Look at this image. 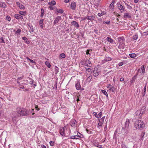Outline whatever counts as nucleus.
<instances>
[{
  "label": "nucleus",
  "mask_w": 148,
  "mask_h": 148,
  "mask_svg": "<svg viewBox=\"0 0 148 148\" xmlns=\"http://www.w3.org/2000/svg\"><path fill=\"white\" fill-rule=\"evenodd\" d=\"M44 21L43 19H42L40 20L39 21V24L40 27L41 29H43L44 27Z\"/></svg>",
  "instance_id": "17"
},
{
  "label": "nucleus",
  "mask_w": 148,
  "mask_h": 148,
  "mask_svg": "<svg viewBox=\"0 0 148 148\" xmlns=\"http://www.w3.org/2000/svg\"><path fill=\"white\" fill-rule=\"evenodd\" d=\"M0 42L4 43H5V41L3 38L1 37L0 38Z\"/></svg>",
  "instance_id": "47"
},
{
  "label": "nucleus",
  "mask_w": 148,
  "mask_h": 148,
  "mask_svg": "<svg viewBox=\"0 0 148 148\" xmlns=\"http://www.w3.org/2000/svg\"><path fill=\"white\" fill-rule=\"evenodd\" d=\"M103 124V121H99V123L97 125V127L101 129L102 127V125Z\"/></svg>",
  "instance_id": "21"
},
{
  "label": "nucleus",
  "mask_w": 148,
  "mask_h": 148,
  "mask_svg": "<svg viewBox=\"0 0 148 148\" xmlns=\"http://www.w3.org/2000/svg\"><path fill=\"white\" fill-rule=\"evenodd\" d=\"M123 17L124 18H131V16L130 13H126L124 14Z\"/></svg>",
  "instance_id": "22"
},
{
  "label": "nucleus",
  "mask_w": 148,
  "mask_h": 148,
  "mask_svg": "<svg viewBox=\"0 0 148 148\" xmlns=\"http://www.w3.org/2000/svg\"><path fill=\"white\" fill-rule=\"evenodd\" d=\"M85 68L86 69V71L88 72V73H91L92 71L91 69L90 68H87L86 67H85Z\"/></svg>",
  "instance_id": "43"
},
{
  "label": "nucleus",
  "mask_w": 148,
  "mask_h": 148,
  "mask_svg": "<svg viewBox=\"0 0 148 148\" xmlns=\"http://www.w3.org/2000/svg\"><path fill=\"white\" fill-rule=\"evenodd\" d=\"M22 79V77H20L18 78V79H17V82L18 83V84H19V83H20L18 82V81L21 80Z\"/></svg>",
  "instance_id": "54"
},
{
  "label": "nucleus",
  "mask_w": 148,
  "mask_h": 148,
  "mask_svg": "<svg viewBox=\"0 0 148 148\" xmlns=\"http://www.w3.org/2000/svg\"><path fill=\"white\" fill-rule=\"evenodd\" d=\"M92 76H90L87 78V80L88 81L90 82L92 79Z\"/></svg>",
  "instance_id": "50"
},
{
  "label": "nucleus",
  "mask_w": 148,
  "mask_h": 148,
  "mask_svg": "<svg viewBox=\"0 0 148 148\" xmlns=\"http://www.w3.org/2000/svg\"><path fill=\"white\" fill-rule=\"evenodd\" d=\"M19 87L21 89H24V86H23L21 85L19 83Z\"/></svg>",
  "instance_id": "52"
},
{
  "label": "nucleus",
  "mask_w": 148,
  "mask_h": 148,
  "mask_svg": "<svg viewBox=\"0 0 148 148\" xmlns=\"http://www.w3.org/2000/svg\"><path fill=\"white\" fill-rule=\"evenodd\" d=\"M95 17L93 16H86V18L87 19L90 21H92L95 18Z\"/></svg>",
  "instance_id": "20"
},
{
  "label": "nucleus",
  "mask_w": 148,
  "mask_h": 148,
  "mask_svg": "<svg viewBox=\"0 0 148 148\" xmlns=\"http://www.w3.org/2000/svg\"><path fill=\"white\" fill-rule=\"evenodd\" d=\"M102 112H100L97 115V118L99 119L102 116Z\"/></svg>",
  "instance_id": "40"
},
{
  "label": "nucleus",
  "mask_w": 148,
  "mask_h": 148,
  "mask_svg": "<svg viewBox=\"0 0 148 148\" xmlns=\"http://www.w3.org/2000/svg\"><path fill=\"white\" fill-rule=\"evenodd\" d=\"M54 72L55 74H57L59 72V68L56 66H55Z\"/></svg>",
  "instance_id": "26"
},
{
  "label": "nucleus",
  "mask_w": 148,
  "mask_h": 148,
  "mask_svg": "<svg viewBox=\"0 0 148 148\" xmlns=\"http://www.w3.org/2000/svg\"><path fill=\"white\" fill-rule=\"evenodd\" d=\"M106 62H107L106 60V59L105 58H104L103 60H102L101 61V63L102 64H104V63H106Z\"/></svg>",
  "instance_id": "53"
},
{
  "label": "nucleus",
  "mask_w": 148,
  "mask_h": 148,
  "mask_svg": "<svg viewBox=\"0 0 148 148\" xmlns=\"http://www.w3.org/2000/svg\"><path fill=\"white\" fill-rule=\"evenodd\" d=\"M107 62L110 61L111 60L112 58L110 57L106 56L105 58Z\"/></svg>",
  "instance_id": "39"
},
{
  "label": "nucleus",
  "mask_w": 148,
  "mask_h": 148,
  "mask_svg": "<svg viewBox=\"0 0 148 148\" xmlns=\"http://www.w3.org/2000/svg\"><path fill=\"white\" fill-rule=\"evenodd\" d=\"M77 124L76 121L74 119H73L71 120L70 122V124L72 127H75Z\"/></svg>",
  "instance_id": "13"
},
{
  "label": "nucleus",
  "mask_w": 148,
  "mask_h": 148,
  "mask_svg": "<svg viewBox=\"0 0 148 148\" xmlns=\"http://www.w3.org/2000/svg\"><path fill=\"white\" fill-rule=\"evenodd\" d=\"M146 85L144 87V91L142 93V95L143 96H144L146 93Z\"/></svg>",
  "instance_id": "30"
},
{
  "label": "nucleus",
  "mask_w": 148,
  "mask_h": 148,
  "mask_svg": "<svg viewBox=\"0 0 148 148\" xmlns=\"http://www.w3.org/2000/svg\"><path fill=\"white\" fill-rule=\"evenodd\" d=\"M118 40L119 42L121 44V45L125 41V39L123 36L120 37L118 38Z\"/></svg>",
  "instance_id": "10"
},
{
  "label": "nucleus",
  "mask_w": 148,
  "mask_h": 148,
  "mask_svg": "<svg viewBox=\"0 0 148 148\" xmlns=\"http://www.w3.org/2000/svg\"><path fill=\"white\" fill-rule=\"evenodd\" d=\"M70 138L72 139H75V138H75V136H71Z\"/></svg>",
  "instance_id": "58"
},
{
  "label": "nucleus",
  "mask_w": 148,
  "mask_h": 148,
  "mask_svg": "<svg viewBox=\"0 0 148 148\" xmlns=\"http://www.w3.org/2000/svg\"><path fill=\"white\" fill-rule=\"evenodd\" d=\"M93 145L94 146L97 147L99 148H103L102 146L101 145H99L98 143H94Z\"/></svg>",
  "instance_id": "23"
},
{
  "label": "nucleus",
  "mask_w": 148,
  "mask_h": 148,
  "mask_svg": "<svg viewBox=\"0 0 148 148\" xmlns=\"http://www.w3.org/2000/svg\"><path fill=\"white\" fill-rule=\"evenodd\" d=\"M49 4L50 5H54L56 4V2L54 1L53 0L51 1V2H49Z\"/></svg>",
  "instance_id": "31"
},
{
  "label": "nucleus",
  "mask_w": 148,
  "mask_h": 148,
  "mask_svg": "<svg viewBox=\"0 0 148 148\" xmlns=\"http://www.w3.org/2000/svg\"><path fill=\"white\" fill-rule=\"evenodd\" d=\"M76 4L75 2L72 1L71 2L70 5V8L73 10H75L76 9Z\"/></svg>",
  "instance_id": "5"
},
{
  "label": "nucleus",
  "mask_w": 148,
  "mask_h": 148,
  "mask_svg": "<svg viewBox=\"0 0 148 148\" xmlns=\"http://www.w3.org/2000/svg\"><path fill=\"white\" fill-rule=\"evenodd\" d=\"M148 31H147L146 32H144L143 33L144 35H148Z\"/></svg>",
  "instance_id": "59"
},
{
  "label": "nucleus",
  "mask_w": 148,
  "mask_h": 148,
  "mask_svg": "<svg viewBox=\"0 0 148 148\" xmlns=\"http://www.w3.org/2000/svg\"><path fill=\"white\" fill-rule=\"evenodd\" d=\"M92 114L94 116H95L96 117H97V114L96 112H93Z\"/></svg>",
  "instance_id": "62"
},
{
  "label": "nucleus",
  "mask_w": 148,
  "mask_h": 148,
  "mask_svg": "<svg viewBox=\"0 0 148 148\" xmlns=\"http://www.w3.org/2000/svg\"><path fill=\"white\" fill-rule=\"evenodd\" d=\"M117 5L118 9H119L121 12H122L124 11L125 7L123 6L120 2H118L117 3Z\"/></svg>",
  "instance_id": "4"
},
{
  "label": "nucleus",
  "mask_w": 148,
  "mask_h": 148,
  "mask_svg": "<svg viewBox=\"0 0 148 148\" xmlns=\"http://www.w3.org/2000/svg\"><path fill=\"white\" fill-rule=\"evenodd\" d=\"M18 13L21 16H25L26 14V12L25 11H20Z\"/></svg>",
  "instance_id": "25"
},
{
  "label": "nucleus",
  "mask_w": 148,
  "mask_h": 148,
  "mask_svg": "<svg viewBox=\"0 0 148 148\" xmlns=\"http://www.w3.org/2000/svg\"><path fill=\"white\" fill-rule=\"evenodd\" d=\"M56 11L58 13L61 14L63 13V10L62 9H60L59 10L57 9Z\"/></svg>",
  "instance_id": "41"
},
{
  "label": "nucleus",
  "mask_w": 148,
  "mask_h": 148,
  "mask_svg": "<svg viewBox=\"0 0 148 148\" xmlns=\"http://www.w3.org/2000/svg\"><path fill=\"white\" fill-rule=\"evenodd\" d=\"M30 62H31V63L34 64H36V62L32 60H31Z\"/></svg>",
  "instance_id": "61"
},
{
  "label": "nucleus",
  "mask_w": 148,
  "mask_h": 148,
  "mask_svg": "<svg viewBox=\"0 0 148 148\" xmlns=\"http://www.w3.org/2000/svg\"><path fill=\"white\" fill-rule=\"evenodd\" d=\"M129 55L132 58H134L137 56L136 54L134 53L129 54Z\"/></svg>",
  "instance_id": "29"
},
{
  "label": "nucleus",
  "mask_w": 148,
  "mask_h": 148,
  "mask_svg": "<svg viewBox=\"0 0 148 148\" xmlns=\"http://www.w3.org/2000/svg\"><path fill=\"white\" fill-rule=\"evenodd\" d=\"M122 148H128L125 144L122 143L121 145Z\"/></svg>",
  "instance_id": "48"
},
{
  "label": "nucleus",
  "mask_w": 148,
  "mask_h": 148,
  "mask_svg": "<svg viewBox=\"0 0 148 148\" xmlns=\"http://www.w3.org/2000/svg\"><path fill=\"white\" fill-rule=\"evenodd\" d=\"M6 19L9 21H10L11 20V18L10 16H6Z\"/></svg>",
  "instance_id": "45"
},
{
  "label": "nucleus",
  "mask_w": 148,
  "mask_h": 148,
  "mask_svg": "<svg viewBox=\"0 0 148 148\" xmlns=\"http://www.w3.org/2000/svg\"><path fill=\"white\" fill-rule=\"evenodd\" d=\"M119 135L117 133V131L116 130L114 133L113 138L115 140H117L118 138H119Z\"/></svg>",
  "instance_id": "18"
},
{
  "label": "nucleus",
  "mask_w": 148,
  "mask_h": 148,
  "mask_svg": "<svg viewBox=\"0 0 148 148\" xmlns=\"http://www.w3.org/2000/svg\"><path fill=\"white\" fill-rule=\"evenodd\" d=\"M138 38V36L137 34H135L133 36V39L134 40H136Z\"/></svg>",
  "instance_id": "35"
},
{
  "label": "nucleus",
  "mask_w": 148,
  "mask_h": 148,
  "mask_svg": "<svg viewBox=\"0 0 148 148\" xmlns=\"http://www.w3.org/2000/svg\"><path fill=\"white\" fill-rule=\"evenodd\" d=\"M101 92L103 93L105 95H106L107 97H108V95L107 92L106 91V90H101Z\"/></svg>",
  "instance_id": "33"
},
{
  "label": "nucleus",
  "mask_w": 148,
  "mask_h": 148,
  "mask_svg": "<svg viewBox=\"0 0 148 148\" xmlns=\"http://www.w3.org/2000/svg\"><path fill=\"white\" fill-rule=\"evenodd\" d=\"M114 2L113 1L112 2L110 5V7L111 8L110 9L113 10L114 8Z\"/></svg>",
  "instance_id": "37"
},
{
  "label": "nucleus",
  "mask_w": 148,
  "mask_h": 148,
  "mask_svg": "<svg viewBox=\"0 0 148 148\" xmlns=\"http://www.w3.org/2000/svg\"><path fill=\"white\" fill-rule=\"evenodd\" d=\"M145 107H142L140 111H141V112L142 114H143L145 112Z\"/></svg>",
  "instance_id": "32"
},
{
  "label": "nucleus",
  "mask_w": 148,
  "mask_h": 148,
  "mask_svg": "<svg viewBox=\"0 0 148 148\" xmlns=\"http://www.w3.org/2000/svg\"><path fill=\"white\" fill-rule=\"evenodd\" d=\"M75 86L77 90H80L81 88V86L79 81L77 80L75 82Z\"/></svg>",
  "instance_id": "8"
},
{
  "label": "nucleus",
  "mask_w": 148,
  "mask_h": 148,
  "mask_svg": "<svg viewBox=\"0 0 148 148\" xmlns=\"http://www.w3.org/2000/svg\"><path fill=\"white\" fill-rule=\"evenodd\" d=\"M123 63L122 62H120L118 64L119 66H122L123 65Z\"/></svg>",
  "instance_id": "56"
},
{
  "label": "nucleus",
  "mask_w": 148,
  "mask_h": 148,
  "mask_svg": "<svg viewBox=\"0 0 148 148\" xmlns=\"http://www.w3.org/2000/svg\"><path fill=\"white\" fill-rule=\"evenodd\" d=\"M82 65L88 67H91L92 66V64L91 62L88 60L82 62Z\"/></svg>",
  "instance_id": "3"
},
{
  "label": "nucleus",
  "mask_w": 148,
  "mask_h": 148,
  "mask_svg": "<svg viewBox=\"0 0 148 148\" xmlns=\"http://www.w3.org/2000/svg\"><path fill=\"white\" fill-rule=\"evenodd\" d=\"M16 111L18 114L17 116H26L29 114V112L25 108L18 107L16 108Z\"/></svg>",
  "instance_id": "1"
},
{
  "label": "nucleus",
  "mask_w": 148,
  "mask_h": 148,
  "mask_svg": "<svg viewBox=\"0 0 148 148\" xmlns=\"http://www.w3.org/2000/svg\"><path fill=\"white\" fill-rule=\"evenodd\" d=\"M98 30L96 29H94V31L95 33L96 34H97L98 33Z\"/></svg>",
  "instance_id": "64"
},
{
  "label": "nucleus",
  "mask_w": 148,
  "mask_h": 148,
  "mask_svg": "<svg viewBox=\"0 0 148 148\" xmlns=\"http://www.w3.org/2000/svg\"><path fill=\"white\" fill-rule=\"evenodd\" d=\"M62 18L61 16H57L54 21V24H55L58 23L59 21Z\"/></svg>",
  "instance_id": "16"
},
{
  "label": "nucleus",
  "mask_w": 148,
  "mask_h": 148,
  "mask_svg": "<svg viewBox=\"0 0 148 148\" xmlns=\"http://www.w3.org/2000/svg\"><path fill=\"white\" fill-rule=\"evenodd\" d=\"M110 23V21H103V24H104L105 23H106L107 25H108Z\"/></svg>",
  "instance_id": "55"
},
{
  "label": "nucleus",
  "mask_w": 148,
  "mask_h": 148,
  "mask_svg": "<svg viewBox=\"0 0 148 148\" xmlns=\"http://www.w3.org/2000/svg\"><path fill=\"white\" fill-rule=\"evenodd\" d=\"M45 64L49 68L51 66V65L48 61H46L45 62Z\"/></svg>",
  "instance_id": "34"
},
{
  "label": "nucleus",
  "mask_w": 148,
  "mask_h": 148,
  "mask_svg": "<svg viewBox=\"0 0 148 148\" xmlns=\"http://www.w3.org/2000/svg\"><path fill=\"white\" fill-rule=\"evenodd\" d=\"M7 6V5L5 2H0V7L3 8H5Z\"/></svg>",
  "instance_id": "19"
},
{
  "label": "nucleus",
  "mask_w": 148,
  "mask_h": 148,
  "mask_svg": "<svg viewBox=\"0 0 148 148\" xmlns=\"http://www.w3.org/2000/svg\"><path fill=\"white\" fill-rule=\"evenodd\" d=\"M130 122V121L129 119H127L125 122V129L126 130H127L128 129V127H129V124Z\"/></svg>",
  "instance_id": "7"
},
{
  "label": "nucleus",
  "mask_w": 148,
  "mask_h": 148,
  "mask_svg": "<svg viewBox=\"0 0 148 148\" xmlns=\"http://www.w3.org/2000/svg\"><path fill=\"white\" fill-rule=\"evenodd\" d=\"M64 127H61L60 129V135L62 136H64L65 133V129Z\"/></svg>",
  "instance_id": "11"
},
{
  "label": "nucleus",
  "mask_w": 148,
  "mask_h": 148,
  "mask_svg": "<svg viewBox=\"0 0 148 148\" xmlns=\"http://www.w3.org/2000/svg\"><path fill=\"white\" fill-rule=\"evenodd\" d=\"M106 39L108 42L110 43H112L114 41V40L111 38L109 37H107Z\"/></svg>",
  "instance_id": "28"
},
{
  "label": "nucleus",
  "mask_w": 148,
  "mask_h": 148,
  "mask_svg": "<svg viewBox=\"0 0 148 148\" xmlns=\"http://www.w3.org/2000/svg\"><path fill=\"white\" fill-rule=\"evenodd\" d=\"M22 39L25 41V42L27 44H29L30 42L28 39L26 37H23L22 38Z\"/></svg>",
  "instance_id": "24"
},
{
  "label": "nucleus",
  "mask_w": 148,
  "mask_h": 148,
  "mask_svg": "<svg viewBox=\"0 0 148 148\" xmlns=\"http://www.w3.org/2000/svg\"><path fill=\"white\" fill-rule=\"evenodd\" d=\"M93 73L95 77H96L98 76L99 73V71L98 70L97 68H94L93 70Z\"/></svg>",
  "instance_id": "6"
},
{
  "label": "nucleus",
  "mask_w": 148,
  "mask_h": 148,
  "mask_svg": "<svg viewBox=\"0 0 148 148\" xmlns=\"http://www.w3.org/2000/svg\"><path fill=\"white\" fill-rule=\"evenodd\" d=\"M41 14L40 15V16L41 17H42L44 15V10L42 8L41 9Z\"/></svg>",
  "instance_id": "36"
},
{
  "label": "nucleus",
  "mask_w": 148,
  "mask_h": 148,
  "mask_svg": "<svg viewBox=\"0 0 148 148\" xmlns=\"http://www.w3.org/2000/svg\"><path fill=\"white\" fill-rule=\"evenodd\" d=\"M101 13L103 15H105L106 14V11H101Z\"/></svg>",
  "instance_id": "57"
},
{
  "label": "nucleus",
  "mask_w": 148,
  "mask_h": 148,
  "mask_svg": "<svg viewBox=\"0 0 148 148\" xmlns=\"http://www.w3.org/2000/svg\"><path fill=\"white\" fill-rule=\"evenodd\" d=\"M83 136L82 135H75V138H75V139H79V138H82V137Z\"/></svg>",
  "instance_id": "42"
},
{
  "label": "nucleus",
  "mask_w": 148,
  "mask_h": 148,
  "mask_svg": "<svg viewBox=\"0 0 148 148\" xmlns=\"http://www.w3.org/2000/svg\"><path fill=\"white\" fill-rule=\"evenodd\" d=\"M60 57L63 58H65L66 57L64 53L60 54Z\"/></svg>",
  "instance_id": "44"
},
{
  "label": "nucleus",
  "mask_w": 148,
  "mask_h": 148,
  "mask_svg": "<svg viewBox=\"0 0 148 148\" xmlns=\"http://www.w3.org/2000/svg\"><path fill=\"white\" fill-rule=\"evenodd\" d=\"M50 145L53 146L54 145V142L53 141H50L49 142Z\"/></svg>",
  "instance_id": "49"
},
{
  "label": "nucleus",
  "mask_w": 148,
  "mask_h": 148,
  "mask_svg": "<svg viewBox=\"0 0 148 148\" xmlns=\"http://www.w3.org/2000/svg\"><path fill=\"white\" fill-rule=\"evenodd\" d=\"M29 84L32 86H36V85L35 83V82L32 79H31V80L29 82Z\"/></svg>",
  "instance_id": "27"
},
{
  "label": "nucleus",
  "mask_w": 148,
  "mask_h": 148,
  "mask_svg": "<svg viewBox=\"0 0 148 148\" xmlns=\"http://www.w3.org/2000/svg\"><path fill=\"white\" fill-rule=\"evenodd\" d=\"M21 32V29H17L16 32V34L17 35H19Z\"/></svg>",
  "instance_id": "38"
},
{
  "label": "nucleus",
  "mask_w": 148,
  "mask_h": 148,
  "mask_svg": "<svg viewBox=\"0 0 148 148\" xmlns=\"http://www.w3.org/2000/svg\"><path fill=\"white\" fill-rule=\"evenodd\" d=\"M142 114L141 112V111L138 110L137 111L135 114V116H138L137 118L140 117L142 116Z\"/></svg>",
  "instance_id": "15"
},
{
  "label": "nucleus",
  "mask_w": 148,
  "mask_h": 148,
  "mask_svg": "<svg viewBox=\"0 0 148 148\" xmlns=\"http://www.w3.org/2000/svg\"><path fill=\"white\" fill-rule=\"evenodd\" d=\"M16 4L18 8L21 10H24L25 9V6L19 2H16Z\"/></svg>",
  "instance_id": "14"
},
{
  "label": "nucleus",
  "mask_w": 148,
  "mask_h": 148,
  "mask_svg": "<svg viewBox=\"0 0 148 148\" xmlns=\"http://www.w3.org/2000/svg\"><path fill=\"white\" fill-rule=\"evenodd\" d=\"M145 126L144 123L141 120H137L135 122L134 127L137 129L141 130L143 129Z\"/></svg>",
  "instance_id": "2"
},
{
  "label": "nucleus",
  "mask_w": 148,
  "mask_h": 148,
  "mask_svg": "<svg viewBox=\"0 0 148 148\" xmlns=\"http://www.w3.org/2000/svg\"><path fill=\"white\" fill-rule=\"evenodd\" d=\"M113 86H111L110 87L109 89L112 92H114V90L113 89Z\"/></svg>",
  "instance_id": "51"
},
{
  "label": "nucleus",
  "mask_w": 148,
  "mask_h": 148,
  "mask_svg": "<svg viewBox=\"0 0 148 148\" xmlns=\"http://www.w3.org/2000/svg\"><path fill=\"white\" fill-rule=\"evenodd\" d=\"M71 24L73 25L76 27V29H78L79 27V25L78 23L77 22L75 21H73L72 22H71Z\"/></svg>",
  "instance_id": "12"
},
{
  "label": "nucleus",
  "mask_w": 148,
  "mask_h": 148,
  "mask_svg": "<svg viewBox=\"0 0 148 148\" xmlns=\"http://www.w3.org/2000/svg\"><path fill=\"white\" fill-rule=\"evenodd\" d=\"M14 17L17 20H22L23 18V17L19 14H15L14 15Z\"/></svg>",
  "instance_id": "9"
},
{
  "label": "nucleus",
  "mask_w": 148,
  "mask_h": 148,
  "mask_svg": "<svg viewBox=\"0 0 148 148\" xmlns=\"http://www.w3.org/2000/svg\"><path fill=\"white\" fill-rule=\"evenodd\" d=\"M141 69L142 70V73H144L145 72V69L144 67L143 66H142L141 67Z\"/></svg>",
  "instance_id": "46"
},
{
  "label": "nucleus",
  "mask_w": 148,
  "mask_h": 148,
  "mask_svg": "<svg viewBox=\"0 0 148 148\" xmlns=\"http://www.w3.org/2000/svg\"><path fill=\"white\" fill-rule=\"evenodd\" d=\"M30 29H31L30 32H34V30H33V26H30Z\"/></svg>",
  "instance_id": "60"
},
{
  "label": "nucleus",
  "mask_w": 148,
  "mask_h": 148,
  "mask_svg": "<svg viewBox=\"0 0 148 148\" xmlns=\"http://www.w3.org/2000/svg\"><path fill=\"white\" fill-rule=\"evenodd\" d=\"M97 15L98 16H99V17H101L103 15L102 14H101V13H98L97 14Z\"/></svg>",
  "instance_id": "63"
}]
</instances>
